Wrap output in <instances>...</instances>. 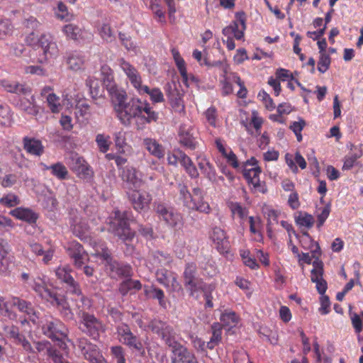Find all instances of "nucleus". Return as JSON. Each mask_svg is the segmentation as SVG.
<instances>
[{
  "label": "nucleus",
  "instance_id": "nucleus-8",
  "mask_svg": "<svg viewBox=\"0 0 363 363\" xmlns=\"http://www.w3.org/2000/svg\"><path fill=\"white\" fill-rule=\"evenodd\" d=\"M148 327L151 330L158 335L171 350L180 343L176 340V333L169 324L160 320H152Z\"/></svg>",
  "mask_w": 363,
  "mask_h": 363
},
{
  "label": "nucleus",
  "instance_id": "nucleus-19",
  "mask_svg": "<svg viewBox=\"0 0 363 363\" xmlns=\"http://www.w3.org/2000/svg\"><path fill=\"white\" fill-rule=\"evenodd\" d=\"M128 197L133 208L138 212L147 210L152 201L150 193L137 189H133L132 192H128Z\"/></svg>",
  "mask_w": 363,
  "mask_h": 363
},
{
  "label": "nucleus",
  "instance_id": "nucleus-29",
  "mask_svg": "<svg viewBox=\"0 0 363 363\" xmlns=\"http://www.w3.org/2000/svg\"><path fill=\"white\" fill-rule=\"evenodd\" d=\"M62 32L67 38L74 40H78L79 39H89L92 36L91 33L84 30L79 26L72 23L65 25L62 28Z\"/></svg>",
  "mask_w": 363,
  "mask_h": 363
},
{
  "label": "nucleus",
  "instance_id": "nucleus-60",
  "mask_svg": "<svg viewBox=\"0 0 363 363\" xmlns=\"http://www.w3.org/2000/svg\"><path fill=\"white\" fill-rule=\"evenodd\" d=\"M23 72L26 74L37 75L39 77L48 76L47 70L40 65H28L23 67Z\"/></svg>",
  "mask_w": 363,
  "mask_h": 363
},
{
  "label": "nucleus",
  "instance_id": "nucleus-24",
  "mask_svg": "<svg viewBox=\"0 0 363 363\" xmlns=\"http://www.w3.org/2000/svg\"><path fill=\"white\" fill-rule=\"evenodd\" d=\"M259 167H254L247 168L244 167L242 174L247 183L252 186L255 191L261 193H265L267 188L264 182H261L259 179V174L261 173Z\"/></svg>",
  "mask_w": 363,
  "mask_h": 363
},
{
  "label": "nucleus",
  "instance_id": "nucleus-43",
  "mask_svg": "<svg viewBox=\"0 0 363 363\" xmlns=\"http://www.w3.org/2000/svg\"><path fill=\"white\" fill-rule=\"evenodd\" d=\"M264 215L266 217L267 220V230L269 236H271V234L272 233V226L274 225L275 223H278V218L279 213L274 209L269 208V207H265L263 209Z\"/></svg>",
  "mask_w": 363,
  "mask_h": 363
},
{
  "label": "nucleus",
  "instance_id": "nucleus-41",
  "mask_svg": "<svg viewBox=\"0 0 363 363\" xmlns=\"http://www.w3.org/2000/svg\"><path fill=\"white\" fill-rule=\"evenodd\" d=\"M171 52H172V57L175 62V64L178 68V70H179L183 80L184 82H187L188 75H187L186 64H185L184 59L180 55V53L177 48H173L171 50Z\"/></svg>",
  "mask_w": 363,
  "mask_h": 363
},
{
  "label": "nucleus",
  "instance_id": "nucleus-13",
  "mask_svg": "<svg viewBox=\"0 0 363 363\" xmlns=\"http://www.w3.org/2000/svg\"><path fill=\"white\" fill-rule=\"evenodd\" d=\"M78 347L84 358L89 363H108L97 346L89 342L86 338L78 340Z\"/></svg>",
  "mask_w": 363,
  "mask_h": 363
},
{
  "label": "nucleus",
  "instance_id": "nucleus-56",
  "mask_svg": "<svg viewBox=\"0 0 363 363\" xmlns=\"http://www.w3.org/2000/svg\"><path fill=\"white\" fill-rule=\"evenodd\" d=\"M173 273V272L168 271L166 269H158L155 273L156 280L167 289L169 286V277L172 276Z\"/></svg>",
  "mask_w": 363,
  "mask_h": 363
},
{
  "label": "nucleus",
  "instance_id": "nucleus-63",
  "mask_svg": "<svg viewBox=\"0 0 363 363\" xmlns=\"http://www.w3.org/2000/svg\"><path fill=\"white\" fill-rule=\"evenodd\" d=\"M111 353L116 359V363H125V352L121 346H113L111 347Z\"/></svg>",
  "mask_w": 363,
  "mask_h": 363
},
{
  "label": "nucleus",
  "instance_id": "nucleus-47",
  "mask_svg": "<svg viewBox=\"0 0 363 363\" xmlns=\"http://www.w3.org/2000/svg\"><path fill=\"white\" fill-rule=\"evenodd\" d=\"M147 90L145 91V90H143V89H138L137 91L140 95H142L143 94H148L150 96V100L154 104L160 103V102H162L164 100V95H163L162 91L160 89L154 88V89H150L147 86Z\"/></svg>",
  "mask_w": 363,
  "mask_h": 363
},
{
  "label": "nucleus",
  "instance_id": "nucleus-61",
  "mask_svg": "<svg viewBox=\"0 0 363 363\" xmlns=\"http://www.w3.org/2000/svg\"><path fill=\"white\" fill-rule=\"evenodd\" d=\"M13 31V26L10 20L0 18V38L10 35Z\"/></svg>",
  "mask_w": 363,
  "mask_h": 363
},
{
  "label": "nucleus",
  "instance_id": "nucleus-38",
  "mask_svg": "<svg viewBox=\"0 0 363 363\" xmlns=\"http://www.w3.org/2000/svg\"><path fill=\"white\" fill-rule=\"evenodd\" d=\"M239 316L231 310H224L220 316L221 325L228 328L235 327L239 323Z\"/></svg>",
  "mask_w": 363,
  "mask_h": 363
},
{
  "label": "nucleus",
  "instance_id": "nucleus-46",
  "mask_svg": "<svg viewBox=\"0 0 363 363\" xmlns=\"http://www.w3.org/2000/svg\"><path fill=\"white\" fill-rule=\"evenodd\" d=\"M51 174L59 180H65L68 177V170L61 162H57L50 165Z\"/></svg>",
  "mask_w": 363,
  "mask_h": 363
},
{
  "label": "nucleus",
  "instance_id": "nucleus-1",
  "mask_svg": "<svg viewBox=\"0 0 363 363\" xmlns=\"http://www.w3.org/2000/svg\"><path fill=\"white\" fill-rule=\"evenodd\" d=\"M107 91L117 118L123 125L130 126L134 123L137 129L140 130L146 124L157 120L158 113L147 101L133 97L127 102L126 91L117 85L108 86Z\"/></svg>",
  "mask_w": 363,
  "mask_h": 363
},
{
  "label": "nucleus",
  "instance_id": "nucleus-62",
  "mask_svg": "<svg viewBox=\"0 0 363 363\" xmlns=\"http://www.w3.org/2000/svg\"><path fill=\"white\" fill-rule=\"evenodd\" d=\"M10 108L5 104L0 103V125L9 124L11 118Z\"/></svg>",
  "mask_w": 363,
  "mask_h": 363
},
{
  "label": "nucleus",
  "instance_id": "nucleus-7",
  "mask_svg": "<svg viewBox=\"0 0 363 363\" xmlns=\"http://www.w3.org/2000/svg\"><path fill=\"white\" fill-rule=\"evenodd\" d=\"M71 271V268L67 265L60 266L56 269L55 274L61 281L67 284V291L77 295L79 298L82 304L88 308L90 307V301L82 296L79 284L70 274Z\"/></svg>",
  "mask_w": 363,
  "mask_h": 363
},
{
  "label": "nucleus",
  "instance_id": "nucleus-31",
  "mask_svg": "<svg viewBox=\"0 0 363 363\" xmlns=\"http://www.w3.org/2000/svg\"><path fill=\"white\" fill-rule=\"evenodd\" d=\"M1 84L8 92L14 93L21 96H29L31 93V88L26 84L8 80L1 81Z\"/></svg>",
  "mask_w": 363,
  "mask_h": 363
},
{
  "label": "nucleus",
  "instance_id": "nucleus-34",
  "mask_svg": "<svg viewBox=\"0 0 363 363\" xmlns=\"http://www.w3.org/2000/svg\"><path fill=\"white\" fill-rule=\"evenodd\" d=\"M215 143L218 151L226 159L227 162L233 168H238L239 167V163L237 156L234 152L230 149L227 150L223 141L220 138L216 139Z\"/></svg>",
  "mask_w": 363,
  "mask_h": 363
},
{
  "label": "nucleus",
  "instance_id": "nucleus-48",
  "mask_svg": "<svg viewBox=\"0 0 363 363\" xmlns=\"http://www.w3.org/2000/svg\"><path fill=\"white\" fill-rule=\"evenodd\" d=\"M229 208L233 216H237L240 220H244L248 215L247 208L238 202H231L229 204Z\"/></svg>",
  "mask_w": 363,
  "mask_h": 363
},
{
  "label": "nucleus",
  "instance_id": "nucleus-20",
  "mask_svg": "<svg viewBox=\"0 0 363 363\" xmlns=\"http://www.w3.org/2000/svg\"><path fill=\"white\" fill-rule=\"evenodd\" d=\"M12 304L17 307L18 311L23 313L27 319L34 325L40 324V312L30 302L21 299L18 297H13Z\"/></svg>",
  "mask_w": 363,
  "mask_h": 363
},
{
  "label": "nucleus",
  "instance_id": "nucleus-4",
  "mask_svg": "<svg viewBox=\"0 0 363 363\" xmlns=\"http://www.w3.org/2000/svg\"><path fill=\"white\" fill-rule=\"evenodd\" d=\"M96 258H99L106 265V270L108 271L111 278L117 279L120 277H130L132 276V269L129 264H124L113 261L109 250L101 246L95 250L93 254Z\"/></svg>",
  "mask_w": 363,
  "mask_h": 363
},
{
  "label": "nucleus",
  "instance_id": "nucleus-12",
  "mask_svg": "<svg viewBox=\"0 0 363 363\" xmlns=\"http://www.w3.org/2000/svg\"><path fill=\"white\" fill-rule=\"evenodd\" d=\"M81 330L93 339L96 340L101 332L104 331V325L94 315L83 312L81 315Z\"/></svg>",
  "mask_w": 363,
  "mask_h": 363
},
{
  "label": "nucleus",
  "instance_id": "nucleus-17",
  "mask_svg": "<svg viewBox=\"0 0 363 363\" xmlns=\"http://www.w3.org/2000/svg\"><path fill=\"white\" fill-rule=\"evenodd\" d=\"M209 238L220 254L227 255L229 253L230 245L224 230L219 227L213 228L209 233Z\"/></svg>",
  "mask_w": 363,
  "mask_h": 363
},
{
  "label": "nucleus",
  "instance_id": "nucleus-64",
  "mask_svg": "<svg viewBox=\"0 0 363 363\" xmlns=\"http://www.w3.org/2000/svg\"><path fill=\"white\" fill-rule=\"evenodd\" d=\"M330 65V57L326 53H321L318 62V70L321 73H325Z\"/></svg>",
  "mask_w": 363,
  "mask_h": 363
},
{
  "label": "nucleus",
  "instance_id": "nucleus-2",
  "mask_svg": "<svg viewBox=\"0 0 363 363\" xmlns=\"http://www.w3.org/2000/svg\"><path fill=\"white\" fill-rule=\"evenodd\" d=\"M30 286L43 299L50 302L53 306L57 307L62 311L64 315L69 316L71 315V311L69 304L65 297L62 295L51 291L47 286V280L45 276L42 277L38 276L30 280L28 283Z\"/></svg>",
  "mask_w": 363,
  "mask_h": 363
},
{
  "label": "nucleus",
  "instance_id": "nucleus-57",
  "mask_svg": "<svg viewBox=\"0 0 363 363\" xmlns=\"http://www.w3.org/2000/svg\"><path fill=\"white\" fill-rule=\"evenodd\" d=\"M101 75L103 77L104 84L108 89V86L111 85H116L113 81V74L111 69L107 66L104 65L101 69Z\"/></svg>",
  "mask_w": 363,
  "mask_h": 363
},
{
  "label": "nucleus",
  "instance_id": "nucleus-14",
  "mask_svg": "<svg viewBox=\"0 0 363 363\" xmlns=\"http://www.w3.org/2000/svg\"><path fill=\"white\" fill-rule=\"evenodd\" d=\"M196 134V129L190 123L182 124L178 134L179 143L188 149L195 150L199 143Z\"/></svg>",
  "mask_w": 363,
  "mask_h": 363
},
{
  "label": "nucleus",
  "instance_id": "nucleus-45",
  "mask_svg": "<svg viewBox=\"0 0 363 363\" xmlns=\"http://www.w3.org/2000/svg\"><path fill=\"white\" fill-rule=\"evenodd\" d=\"M86 85L89 87L90 95L93 99H97L101 96L102 89L98 79L93 77H88Z\"/></svg>",
  "mask_w": 363,
  "mask_h": 363
},
{
  "label": "nucleus",
  "instance_id": "nucleus-59",
  "mask_svg": "<svg viewBox=\"0 0 363 363\" xmlns=\"http://www.w3.org/2000/svg\"><path fill=\"white\" fill-rule=\"evenodd\" d=\"M19 203V198L13 193L7 194L0 199V204L6 207H14Z\"/></svg>",
  "mask_w": 363,
  "mask_h": 363
},
{
  "label": "nucleus",
  "instance_id": "nucleus-51",
  "mask_svg": "<svg viewBox=\"0 0 363 363\" xmlns=\"http://www.w3.org/2000/svg\"><path fill=\"white\" fill-rule=\"evenodd\" d=\"M171 257L161 252H156L152 256V264L155 266H167L172 262Z\"/></svg>",
  "mask_w": 363,
  "mask_h": 363
},
{
  "label": "nucleus",
  "instance_id": "nucleus-27",
  "mask_svg": "<svg viewBox=\"0 0 363 363\" xmlns=\"http://www.w3.org/2000/svg\"><path fill=\"white\" fill-rule=\"evenodd\" d=\"M17 106L20 109L33 116H36L39 113V106L36 104L35 97L32 92L29 96H22Z\"/></svg>",
  "mask_w": 363,
  "mask_h": 363
},
{
  "label": "nucleus",
  "instance_id": "nucleus-49",
  "mask_svg": "<svg viewBox=\"0 0 363 363\" xmlns=\"http://www.w3.org/2000/svg\"><path fill=\"white\" fill-rule=\"evenodd\" d=\"M46 102L48 107L52 113H59L62 108L60 98L55 94H48Z\"/></svg>",
  "mask_w": 363,
  "mask_h": 363
},
{
  "label": "nucleus",
  "instance_id": "nucleus-42",
  "mask_svg": "<svg viewBox=\"0 0 363 363\" xmlns=\"http://www.w3.org/2000/svg\"><path fill=\"white\" fill-rule=\"evenodd\" d=\"M142 289V284L138 280L128 279L123 281L119 285V292L122 296H125L132 289L139 291Z\"/></svg>",
  "mask_w": 363,
  "mask_h": 363
},
{
  "label": "nucleus",
  "instance_id": "nucleus-10",
  "mask_svg": "<svg viewBox=\"0 0 363 363\" xmlns=\"http://www.w3.org/2000/svg\"><path fill=\"white\" fill-rule=\"evenodd\" d=\"M155 210L160 219L169 227L177 228L182 225V216L174 208L164 203H155Z\"/></svg>",
  "mask_w": 363,
  "mask_h": 363
},
{
  "label": "nucleus",
  "instance_id": "nucleus-44",
  "mask_svg": "<svg viewBox=\"0 0 363 363\" xmlns=\"http://www.w3.org/2000/svg\"><path fill=\"white\" fill-rule=\"evenodd\" d=\"M67 62L71 69L77 71L82 68L84 63V57L81 53L74 52L69 54Z\"/></svg>",
  "mask_w": 363,
  "mask_h": 363
},
{
  "label": "nucleus",
  "instance_id": "nucleus-28",
  "mask_svg": "<svg viewBox=\"0 0 363 363\" xmlns=\"http://www.w3.org/2000/svg\"><path fill=\"white\" fill-rule=\"evenodd\" d=\"M23 148L27 153L35 157H40L44 153V146L41 140L30 137L23 139Z\"/></svg>",
  "mask_w": 363,
  "mask_h": 363
},
{
  "label": "nucleus",
  "instance_id": "nucleus-54",
  "mask_svg": "<svg viewBox=\"0 0 363 363\" xmlns=\"http://www.w3.org/2000/svg\"><path fill=\"white\" fill-rule=\"evenodd\" d=\"M96 143L99 151L103 153L108 151L111 143L110 136L104 134H98L96 136Z\"/></svg>",
  "mask_w": 363,
  "mask_h": 363
},
{
  "label": "nucleus",
  "instance_id": "nucleus-35",
  "mask_svg": "<svg viewBox=\"0 0 363 363\" xmlns=\"http://www.w3.org/2000/svg\"><path fill=\"white\" fill-rule=\"evenodd\" d=\"M10 214L17 219L26 221L30 223H35L38 218L37 215L31 210L18 207L10 211Z\"/></svg>",
  "mask_w": 363,
  "mask_h": 363
},
{
  "label": "nucleus",
  "instance_id": "nucleus-58",
  "mask_svg": "<svg viewBox=\"0 0 363 363\" xmlns=\"http://www.w3.org/2000/svg\"><path fill=\"white\" fill-rule=\"evenodd\" d=\"M98 32L101 38L106 42H112L115 39L113 31L107 23L101 24L98 28Z\"/></svg>",
  "mask_w": 363,
  "mask_h": 363
},
{
  "label": "nucleus",
  "instance_id": "nucleus-53",
  "mask_svg": "<svg viewBox=\"0 0 363 363\" xmlns=\"http://www.w3.org/2000/svg\"><path fill=\"white\" fill-rule=\"evenodd\" d=\"M250 222V230L254 234L256 237L255 239L257 241L262 240V235L260 231V220L258 218H254L253 216L249 217Z\"/></svg>",
  "mask_w": 363,
  "mask_h": 363
},
{
  "label": "nucleus",
  "instance_id": "nucleus-3",
  "mask_svg": "<svg viewBox=\"0 0 363 363\" xmlns=\"http://www.w3.org/2000/svg\"><path fill=\"white\" fill-rule=\"evenodd\" d=\"M132 217L130 211L121 213L119 210H115L113 216L110 218L108 231L124 242L131 240L135 236V232L129 227Z\"/></svg>",
  "mask_w": 363,
  "mask_h": 363
},
{
  "label": "nucleus",
  "instance_id": "nucleus-11",
  "mask_svg": "<svg viewBox=\"0 0 363 363\" xmlns=\"http://www.w3.org/2000/svg\"><path fill=\"white\" fill-rule=\"evenodd\" d=\"M118 340L122 344L138 352L143 350V345L138 337L135 335L126 323H121L116 327Z\"/></svg>",
  "mask_w": 363,
  "mask_h": 363
},
{
  "label": "nucleus",
  "instance_id": "nucleus-23",
  "mask_svg": "<svg viewBox=\"0 0 363 363\" xmlns=\"http://www.w3.org/2000/svg\"><path fill=\"white\" fill-rule=\"evenodd\" d=\"M193 198L189 200L186 208L189 210L196 211L199 213L208 214L211 208L208 202L203 200V191L199 187H195L192 189Z\"/></svg>",
  "mask_w": 363,
  "mask_h": 363
},
{
  "label": "nucleus",
  "instance_id": "nucleus-16",
  "mask_svg": "<svg viewBox=\"0 0 363 363\" xmlns=\"http://www.w3.org/2000/svg\"><path fill=\"white\" fill-rule=\"evenodd\" d=\"M70 228L73 233L81 240H86L89 235V227L82 219L77 211L72 210L69 213Z\"/></svg>",
  "mask_w": 363,
  "mask_h": 363
},
{
  "label": "nucleus",
  "instance_id": "nucleus-15",
  "mask_svg": "<svg viewBox=\"0 0 363 363\" xmlns=\"http://www.w3.org/2000/svg\"><path fill=\"white\" fill-rule=\"evenodd\" d=\"M245 15L243 12H238L235 14V19L230 25L223 29V34L228 38H233L241 40L244 36L245 26Z\"/></svg>",
  "mask_w": 363,
  "mask_h": 363
},
{
  "label": "nucleus",
  "instance_id": "nucleus-33",
  "mask_svg": "<svg viewBox=\"0 0 363 363\" xmlns=\"http://www.w3.org/2000/svg\"><path fill=\"white\" fill-rule=\"evenodd\" d=\"M30 251L36 256H43L42 262L45 264H48L52 259L54 255V250L49 248L47 250H44L43 246L35 242H30L28 243Z\"/></svg>",
  "mask_w": 363,
  "mask_h": 363
},
{
  "label": "nucleus",
  "instance_id": "nucleus-32",
  "mask_svg": "<svg viewBox=\"0 0 363 363\" xmlns=\"http://www.w3.org/2000/svg\"><path fill=\"white\" fill-rule=\"evenodd\" d=\"M143 144L151 155L158 159L164 157L165 155V149L155 139L146 138L143 139Z\"/></svg>",
  "mask_w": 363,
  "mask_h": 363
},
{
  "label": "nucleus",
  "instance_id": "nucleus-5",
  "mask_svg": "<svg viewBox=\"0 0 363 363\" xmlns=\"http://www.w3.org/2000/svg\"><path fill=\"white\" fill-rule=\"evenodd\" d=\"M42 324V330L45 335L59 342L60 347L65 349L66 344L65 341L68 340V330L66 326L59 320L50 318L46 320L45 323L40 321Z\"/></svg>",
  "mask_w": 363,
  "mask_h": 363
},
{
  "label": "nucleus",
  "instance_id": "nucleus-55",
  "mask_svg": "<svg viewBox=\"0 0 363 363\" xmlns=\"http://www.w3.org/2000/svg\"><path fill=\"white\" fill-rule=\"evenodd\" d=\"M114 143L118 152H125V147L127 145L125 133L123 130L116 132L113 135Z\"/></svg>",
  "mask_w": 363,
  "mask_h": 363
},
{
  "label": "nucleus",
  "instance_id": "nucleus-22",
  "mask_svg": "<svg viewBox=\"0 0 363 363\" xmlns=\"http://www.w3.org/2000/svg\"><path fill=\"white\" fill-rule=\"evenodd\" d=\"M311 281L315 283V288L320 295H325L328 289L326 281L323 279V263L318 257L313 262L311 272Z\"/></svg>",
  "mask_w": 363,
  "mask_h": 363
},
{
  "label": "nucleus",
  "instance_id": "nucleus-50",
  "mask_svg": "<svg viewBox=\"0 0 363 363\" xmlns=\"http://www.w3.org/2000/svg\"><path fill=\"white\" fill-rule=\"evenodd\" d=\"M72 169L82 179L90 181L93 177V170L87 163L81 167H72Z\"/></svg>",
  "mask_w": 363,
  "mask_h": 363
},
{
  "label": "nucleus",
  "instance_id": "nucleus-21",
  "mask_svg": "<svg viewBox=\"0 0 363 363\" xmlns=\"http://www.w3.org/2000/svg\"><path fill=\"white\" fill-rule=\"evenodd\" d=\"M120 175L123 182L124 186L130 190L137 189L143 184L140 173L133 167L126 166L122 168Z\"/></svg>",
  "mask_w": 363,
  "mask_h": 363
},
{
  "label": "nucleus",
  "instance_id": "nucleus-37",
  "mask_svg": "<svg viewBox=\"0 0 363 363\" xmlns=\"http://www.w3.org/2000/svg\"><path fill=\"white\" fill-rule=\"evenodd\" d=\"M180 164L185 169L186 174L191 179H196L199 176L197 168L191 159L184 152L180 153Z\"/></svg>",
  "mask_w": 363,
  "mask_h": 363
},
{
  "label": "nucleus",
  "instance_id": "nucleus-36",
  "mask_svg": "<svg viewBox=\"0 0 363 363\" xmlns=\"http://www.w3.org/2000/svg\"><path fill=\"white\" fill-rule=\"evenodd\" d=\"M299 241L302 247L310 250L313 257H317L320 254L318 244L312 239L308 232H303V236L300 238Z\"/></svg>",
  "mask_w": 363,
  "mask_h": 363
},
{
  "label": "nucleus",
  "instance_id": "nucleus-40",
  "mask_svg": "<svg viewBox=\"0 0 363 363\" xmlns=\"http://www.w3.org/2000/svg\"><path fill=\"white\" fill-rule=\"evenodd\" d=\"M212 337L206 343V347L213 350L222 340V325L219 323H214L211 325Z\"/></svg>",
  "mask_w": 363,
  "mask_h": 363
},
{
  "label": "nucleus",
  "instance_id": "nucleus-30",
  "mask_svg": "<svg viewBox=\"0 0 363 363\" xmlns=\"http://www.w3.org/2000/svg\"><path fill=\"white\" fill-rule=\"evenodd\" d=\"M196 161L201 173L210 181H216V171L206 157L199 155L196 157Z\"/></svg>",
  "mask_w": 363,
  "mask_h": 363
},
{
  "label": "nucleus",
  "instance_id": "nucleus-9",
  "mask_svg": "<svg viewBox=\"0 0 363 363\" xmlns=\"http://www.w3.org/2000/svg\"><path fill=\"white\" fill-rule=\"evenodd\" d=\"M196 264L194 262L185 265L183 273L184 284L192 296H197L198 293L203 290L204 282L196 276Z\"/></svg>",
  "mask_w": 363,
  "mask_h": 363
},
{
  "label": "nucleus",
  "instance_id": "nucleus-25",
  "mask_svg": "<svg viewBox=\"0 0 363 363\" xmlns=\"http://www.w3.org/2000/svg\"><path fill=\"white\" fill-rule=\"evenodd\" d=\"M172 363H199L195 354L182 344L171 350Z\"/></svg>",
  "mask_w": 363,
  "mask_h": 363
},
{
  "label": "nucleus",
  "instance_id": "nucleus-6",
  "mask_svg": "<svg viewBox=\"0 0 363 363\" xmlns=\"http://www.w3.org/2000/svg\"><path fill=\"white\" fill-rule=\"evenodd\" d=\"M38 48L42 53L38 58L40 64L48 63L51 59H56L60 55V50L55 38L50 33H43L39 36Z\"/></svg>",
  "mask_w": 363,
  "mask_h": 363
},
{
  "label": "nucleus",
  "instance_id": "nucleus-39",
  "mask_svg": "<svg viewBox=\"0 0 363 363\" xmlns=\"http://www.w3.org/2000/svg\"><path fill=\"white\" fill-rule=\"evenodd\" d=\"M144 293L148 298L158 300L159 304L162 307H165L164 293L162 289L157 288L154 285L145 286Z\"/></svg>",
  "mask_w": 363,
  "mask_h": 363
},
{
  "label": "nucleus",
  "instance_id": "nucleus-26",
  "mask_svg": "<svg viewBox=\"0 0 363 363\" xmlns=\"http://www.w3.org/2000/svg\"><path fill=\"white\" fill-rule=\"evenodd\" d=\"M67 252L74 264L77 268H81L89 259L88 255L85 252L83 247L77 242H72L67 247Z\"/></svg>",
  "mask_w": 363,
  "mask_h": 363
},
{
  "label": "nucleus",
  "instance_id": "nucleus-18",
  "mask_svg": "<svg viewBox=\"0 0 363 363\" xmlns=\"http://www.w3.org/2000/svg\"><path fill=\"white\" fill-rule=\"evenodd\" d=\"M118 65L126 75L132 86L137 91L138 89H143L145 91L147 90V86L142 84L141 76L133 65L123 58L118 60Z\"/></svg>",
  "mask_w": 363,
  "mask_h": 363
},
{
  "label": "nucleus",
  "instance_id": "nucleus-52",
  "mask_svg": "<svg viewBox=\"0 0 363 363\" xmlns=\"http://www.w3.org/2000/svg\"><path fill=\"white\" fill-rule=\"evenodd\" d=\"M296 223L300 226V227H304L307 229H310L313 227L315 220L314 218L306 213H300L296 218Z\"/></svg>",
  "mask_w": 363,
  "mask_h": 363
}]
</instances>
